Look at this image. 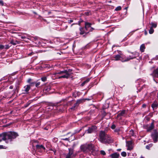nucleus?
Listing matches in <instances>:
<instances>
[{"label": "nucleus", "mask_w": 158, "mask_h": 158, "mask_svg": "<svg viewBox=\"0 0 158 158\" xmlns=\"http://www.w3.org/2000/svg\"><path fill=\"white\" fill-rule=\"evenodd\" d=\"M18 136V134L14 132L3 133L0 134V142L3 140L7 143L9 140L11 141L12 139L15 138Z\"/></svg>", "instance_id": "obj_1"}, {"label": "nucleus", "mask_w": 158, "mask_h": 158, "mask_svg": "<svg viewBox=\"0 0 158 158\" xmlns=\"http://www.w3.org/2000/svg\"><path fill=\"white\" fill-rule=\"evenodd\" d=\"M99 140L104 144H109L113 142L111 138L106 134L105 131H101L99 134Z\"/></svg>", "instance_id": "obj_2"}, {"label": "nucleus", "mask_w": 158, "mask_h": 158, "mask_svg": "<svg viewBox=\"0 0 158 158\" xmlns=\"http://www.w3.org/2000/svg\"><path fill=\"white\" fill-rule=\"evenodd\" d=\"M80 149L81 152L85 153L92 152L94 151V146L92 144H84L81 146Z\"/></svg>", "instance_id": "obj_3"}, {"label": "nucleus", "mask_w": 158, "mask_h": 158, "mask_svg": "<svg viewBox=\"0 0 158 158\" xmlns=\"http://www.w3.org/2000/svg\"><path fill=\"white\" fill-rule=\"evenodd\" d=\"M151 137L154 142L156 143L158 141V131L156 130H154L151 135Z\"/></svg>", "instance_id": "obj_4"}, {"label": "nucleus", "mask_w": 158, "mask_h": 158, "mask_svg": "<svg viewBox=\"0 0 158 158\" xmlns=\"http://www.w3.org/2000/svg\"><path fill=\"white\" fill-rule=\"evenodd\" d=\"M136 57V56H129L128 57H126L125 56H121V60L122 62H124L126 61H127L129 60H130L134 58H135Z\"/></svg>", "instance_id": "obj_5"}, {"label": "nucleus", "mask_w": 158, "mask_h": 158, "mask_svg": "<svg viewBox=\"0 0 158 158\" xmlns=\"http://www.w3.org/2000/svg\"><path fill=\"white\" fill-rule=\"evenodd\" d=\"M64 71H66V73H64L63 74H64L60 77H58L59 79H60L61 78H68L71 75V73H69V72L71 71V70H70V69L68 71H67L66 70H64Z\"/></svg>", "instance_id": "obj_6"}, {"label": "nucleus", "mask_w": 158, "mask_h": 158, "mask_svg": "<svg viewBox=\"0 0 158 158\" xmlns=\"http://www.w3.org/2000/svg\"><path fill=\"white\" fill-rule=\"evenodd\" d=\"M97 129V127L95 126H93L91 127H89L88 129L87 130L88 133H92L95 132Z\"/></svg>", "instance_id": "obj_7"}, {"label": "nucleus", "mask_w": 158, "mask_h": 158, "mask_svg": "<svg viewBox=\"0 0 158 158\" xmlns=\"http://www.w3.org/2000/svg\"><path fill=\"white\" fill-rule=\"evenodd\" d=\"M69 152L66 156V158H72L73 156V149L71 148H69Z\"/></svg>", "instance_id": "obj_8"}, {"label": "nucleus", "mask_w": 158, "mask_h": 158, "mask_svg": "<svg viewBox=\"0 0 158 158\" xmlns=\"http://www.w3.org/2000/svg\"><path fill=\"white\" fill-rule=\"evenodd\" d=\"M118 55H117L114 56H113V58H114V60H121V56H122L123 53L120 51H119Z\"/></svg>", "instance_id": "obj_9"}, {"label": "nucleus", "mask_w": 158, "mask_h": 158, "mask_svg": "<svg viewBox=\"0 0 158 158\" xmlns=\"http://www.w3.org/2000/svg\"><path fill=\"white\" fill-rule=\"evenodd\" d=\"M127 150H131L133 149L132 143L131 141H128L127 144Z\"/></svg>", "instance_id": "obj_10"}, {"label": "nucleus", "mask_w": 158, "mask_h": 158, "mask_svg": "<svg viewBox=\"0 0 158 158\" xmlns=\"http://www.w3.org/2000/svg\"><path fill=\"white\" fill-rule=\"evenodd\" d=\"M125 113V110H123L119 113L117 116L116 118L119 120L121 119V116L124 115Z\"/></svg>", "instance_id": "obj_11"}, {"label": "nucleus", "mask_w": 158, "mask_h": 158, "mask_svg": "<svg viewBox=\"0 0 158 158\" xmlns=\"http://www.w3.org/2000/svg\"><path fill=\"white\" fill-rule=\"evenodd\" d=\"M154 125L153 123H151V125L149 127H148L147 129V131L148 132L150 131L152 129H154Z\"/></svg>", "instance_id": "obj_12"}, {"label": "nucleus", "mask_w": 158, "mask_h": 158, "mask_svg": "<svg viewBox=\"0 0 158 158\" xmlns=\"http://www.w3.org/2000/svg\"><path fill=\"white\" fill-rule=\"evenodd\" d=\"M119 154L117 152H115L110 155L111 158H119Z\"/></svg>", "instance_id": "obj_13"}, {"label": "nucleus", "mask_w": 158, "mask_h": 158, "mask_svg": "<svg viewBox=\"0 0 158 158\" xmlns=\"http://www.w3.org/2000/svg\"><path fill=\"white\" fill-rule=\"evenodd\" d=\"M24 91L25 92V93H27L31 88V86L30 85H27L24 86Z\"/></svg>", "instance_id": "obj_14"}, {"label": "nucleus", "mask_w": 158, "mask_h": 158, "mask_svg": "<svg viewBox=\"0 0 158 158\" xmlns=\"http://www.w3.org/2000/svg\"><path fill=\"white\" fill-rule=\"evenodd\" d=\"M152 75L154 77H158V68L154 71Z\"/></svg>", "instance_id": "obj_15"}, {"label": "nucleus", "mask_w": 158, "mask_h": 158, "mask_svg": "<svg viewBox=\"0 0 158 158\" xmlns=\"http://www.w3.org/2000/svg\"><path fill=\"white\" fill-rule=\"evenodd\" d=\"M37 150L41 149H42L45 150V148L42 145H36L35 146Z\"/></svg>", "instance_id": "obj_16"}, {"label": "nucleus", "mask_w": 158, "mask_h": 158, "mask_svg": "<svg viewBox=\"0 0 158 158\" xmlns=\"http://www.w3.org/2000/svg\"><path fill=\"white\" fill-rule=\"evenodd\" d=\"M91 23H85V28L86 30H88V28L91 27Z\"/></svg>", "instance_id": "obj_17"}, {"label": "nucleus", "mask_w": 158, "mask_h": 158, "mask_svg": "<svg viewBox=\"0 0 158 158\" xmlns=\"http://www.w3.org/2000/svg\"><path fill=\"white\" fill-rule=\"evenodd\" d=\"M145 49V47L144 44H142L140 46V51L142 52H143L144 51Z\"/></svg>", "instance_id": "obj_18"}, {"label": "nucleus", "mask_w": 158, "mask_h": 158, "mask_svg": "<svg viewBox=\"0 0 158 158\" xmlns=\"http://www.w3.org/2000/svg\"><path fill=\"white\" fill-rule=\"evenodd\" d=\"M10 43L14 45H15L17 44H19V42L16 40L14 41L13 40L10 41Z\"/></svg>", "instance_id": "obj_19"}, {"label": "nucleus", "mask_w": 158, "mask_h": 158, "mask_svg": "<svg viewBox=\"0 0 158 158\" xmlns=\"http://www.w3.org/2000/svg\"><path fill=\"white\" fill-rule=\"evenodd\" d=\"M66 71H61L60 72H57L54 73H53V74L54 75H56L57 74H63L64 73H66Z\"/></svg>", "instance_id": "obj_20"}, {"label": "nucleus", "mask_w": 158, "mask_h": 158, "mask_svg": "<svg viewBox=\"0 0 158 158\" xmlns=\"http://www.w3.org/2000/svg\"><path fill=\"white\" fill-rule=\"evenodd\" d=\"M84 101V100L83 99L78 100L77 101L76 103L77 105V106H78L80 103H82Z\"/></svg>", "instance_id": "obj_21"}, {"label": "nucleus", "mask_w": 158, "mask_h": 158, "mask_svg": "<svg viewBox=\"0 0 158 158\" xmlns=\"http://www.w3.org/2000/svg\"><path fill=\"white\" fill-rule=\"evenodd\" d=\"M90 78H88L87 79H86V80H85V81H84L81 85L82 86H83L85 83L88 82L89 81H90Z\"/></svg>", "instance_id": "obj_22"}, {"label": "nucleus", "mask_w": 158, "mask_h": 158, "mask_svg": "<svg viewBox=\"0 0 158 158\" xmlns=\"http://www.w3.org/2000/svg\"><path fill=\"white\" fill-rule=\"evenodd\" d=\"M78 106L77 105L76 103L74 104V106L71 107L70 109L71 110H75V108L76 107H77Z\"/></svg>", "instance_id": "obj_23"}, {"label": "nucleus", "mask_w": 158, "mask_h": 158, "mask_svg": "<svg viewBox=\"0 0 158 158\" xmlns=\"http://www.w3.org/2000/svg\"><path fill=\"white\" fill-rule=\"evenodd\" d=\"M158 104L156 103H153L152 105V107L153 109L156 108L158 106Z\"/></svg>", "instance_id": "obj_24"}, {"label": "nucleus", "mask_w": 158, "mask_h": 158, "mask_svg": "<svg viewBox=\"0 0 158 158\" xmlns=\"http://www.w3.org/2000/svg\"><path fill=\"white\" fill-rule=\"evenodd\" d=\"M80 34L81 35H83L84 34L85 32L84 30V28L82 27H81L80 28Z\"/></svg>", "instance_id": "obj_25"}, {"label": "nucleus", "mask_w": 158, "mask_h": 158, "mask_svg": "<svg viewBox=\"0 0 158 158\" xmlns=\"http://www.w3.org/2000/svg\"><path fill=\"white\" fill-rule=\"evenodd\" d=\"M152 27V28H156L157 27V24L156 23H151Z\"/></svg>", "instance_id": "obj_26"}, {"label": "nucleus", "mask_w": 158, "mask_h": 158, "mask_svg": "<svg viewBox=\"0 0 158 158\" xmlns=\"http://www.w3.org/2000/svg\"><path fill=\"white\" fill-rule=\"evenodd\" d=\"M154 31V30L153 29V28L151 27L149 31V33L150 34H152L153 33Z\"/></svg>", "instance_id": "obj_27"}, {"label": "nucleus", "mask_w": 158, "mask_h": 158, "mask_svg": "<svg viewBox=\"0 0 158 158\" xmlns=\"http://www.w3.org/2000/svg\"><path fill=\"white\" fill-rule=\"evenodd\" d=\"M152 144H148V145H147L146 146V148L148 149H150V148L152 146Z\"/></svg>", "instance_id": "obj_28"}, {"label": "nucleus", "mask_w": 158, "mask_h": 158, "mask_svg": "<svg viewBox=\"0 0 158 158\" xmlns=\"http://www.w3.org/2000/svg\"><path fill=\"white\" fill-rule=\"evenodd\" d=\"M121 155L123 157H126L127 156V153L125 152H121Z\"/></svg>", "instance_id": "obj_29"}, {"label": "nucleus", "mask_w": 158, "mask_h": 158, "mask_svg": "<svg viewBox=\"0 0 158 158\" xmlns=\"http://www.w3.org/2000/svg\"><path fill=\"white\" fill-rule=\"evenodd\" d=\"M122 7L121 6H118L115 9V10L118 11L121 10Z\"/></svg>", "instance_id": "obj_30"}, {"label": "nucleus", "mask_w": 158, "mask_h": 158, "mask_svg": "<svg viewBox=\"0 0 158 158\" xmlns=\"http://www.w3.org/2000/svg\"><path fill=\"white\" fill-rule=\"evenodd\" d=\"M101 154L103 155H105L106 154V152L104 151L101 150L100 151Z\"/></svg>", "instance_id": "obj_31"}, {"label": "nucleus", "mask_w": 158, "mask_h": 158, "mask_svg": "<svg viewBox=\"0 0 158 158\" xmlns=\"http://www.w3.org/2000/svg\"><path fill=\"white\" fill-rule=\"evenodd\" d=\"M4 48V46L2 45H0V50L3 49Z\"/></svg>", "instance_id": "obj_32"}, {"label": "nucleus", "mask_w": 158, "mask_h": 158, "mask_svg": "<svg viewBox=\"0 0 158 158\" xmlns=\"http://www.w3.org/2000/svg\"><path fill=\"white\" fill-rule=\"evenodd\" d=\"M115 127H116V126H115V125L114 124H113L111 126V128L112 129H114L115 128Z\"/></svg>", "instance_id": "obj_33"}, {"label": "nucleus", "mask_w": 158, "mask_h": 158, "mask_svg": "<svg viewBox=\"0 0 158 158\" xmlns=\"http://www.w3.org/2000/svg\"><path fill=\"white\" fill-rule=\"evenodd\" d=\"M46 78L45 77H43L41 78V80L42 81H44L46 80Z\"/></svg>", "instance_id": "obj_34"}, {"label": "nucleus", "mask_w": 158, "mask_h": 158, "mask_svg": "<svg viewBox=\"0 0 158 158\" xmlns=\"http://www.w3.org/2000/svg\"><path fill=\"white\" fill-rule=\"evenodd\" d=\"M40 84V82H38L37 83H35V86L36 87H37L38 86H39Z\"/></svg>", "instance_id": "obj_35"}, {"label": "nucleus", "mask_w": 158, "mask_h": 158, "mask_svg": "<svg viewBox=\"0 0 158 158\" xmlns=\"http://www.w3.org/2000/svg\"><path fill=\"white\" fill-rule=\"evenodd\" d=\"M0 4L2 6H3V2L2 1V0L0 1Z\"/></svg>", "instance_id": "obj_36"}, {"label": "nucleus", "mask_w": 158, "mask_h": 158, "mask_svg": "<svg viewBox=\"0 0 158 158\" xmlns=\"http://www.w3.org/2000/svg\"><path fill=\"white\" fill-rule=\"evenodd\" d=\"M9 48V46L8 45H6L5 46V48L6 49H8Z\"/></svg>", "instance_id": "obj_37"}, {"label": "nucleus", "mask_w": 158, "mask_h": 158, "mask_svg": "<svg viewBox=\"0 0 158 158\" xmlns=\"http://www.w3.org/2000/svg\"><path fill=\"white\" fill-rule=\"evenodd\" d=\"M31 81V79H29L27 80V82L29 83H30Z\"/></svg>", "instance_id": "obj_38"}, {"label": "nucleus", "mask_w": 158, "mask_h": 158, "mask_svg": "<svg viewBox=\"0 0 158 158\" xmlns=\"http://www.w3.org/2000/svg\"><path fill=\"white\" fill-rule=\"evenodd\" d=\"M119 131V129H116L114 130V131L116 132H118Z\"/></svg>", "instance_id": "obj_39"}, {"label": "nucleus", "mask_w": 158, "mask_h": 158, "mask_svg": "<svg viewBox=\"0 0 158 158\" xmlns=\"http://www.w3.org/2000/svg\"><path fill=\"white\" fill-rule=\"evenodd\" d=\"M130 131L131 133H132V135H133V131L132 130H131Z\"/></svg>", "instance_id": "obj_40"}, {"label": "nucleus", "mask_w": 158, "mask_h": 158, "mask_svg": "<svg viewBox=\"0 0 158 158\" xmlns=\"http://www.w3.org/2000/svg\"><path fill=\"white\" fill-rule=\"evenodd\" d=\"M62 139L64 140H69V139L68 138H66L65 139Z\"/></svg>", "instance_id": "obj_41"}, {"label": "nucleus", "mask_w": 158, "mask_h": 158, "mask_svg": "<svg viewBox=\"0 0 158 158\" xmlns=\"http://www.w3.org/2000/svg\"><path fill=\"white\" fill-rule=\"evenodd\" d=\"M3 145H0V149L4 148Z\"/></svg>", "instance_id": "obj_42"}, {"label": "nucleus", "mask_w": 158, "mask_h": 158, "mask_svg": "<svg viewBox=\"0 0 158 158\" xmlns=\"http://www.w3.org/2000/svg\"><path fill=\"white\" fill-rule=\"evenodd\" d=\"M156 60H158V55L156 56L154 58Z\"/></svg>", "instance_id": "obj_43"}, {"label": "nucleus", "mask_w": 158, "mask_h": 158, "mask_svg": "<svg viewBox=\"0 0 158 158\" xmlns=\"http://www.w3.org/2000/svg\"><path fill=\"white\" fill-rule=\"evenodd\" d=\"M21 38L22 39H24L26 38V37L25 36H21Z\"/></svg>", "instance_id": "obj_44"}, {"label": "nucleus", "mask_w": 158, "mask_h": 158, "mask_svg": "<svg viewBox=\"0 0 158 158\" xmlns=\"http://www.w3.org/2000/svg\"><path fill=\"white\" fill-rule=\"evenodd\" d=\"M145 118L147 119V120H148V121H149L150 119V118H148V117H145Z\"/></svg>", "instance_id": "obj_45"}, {"label": "nucleus", "mask_w": 158, "mask_h": 158, "mask_svg": "<svg viewBox=\"0 0 158 158\" xmlns=\"http://www.w3.org/2000/svg\"><path fill=\"white\" fill-rule=\"evenodd\" d=\"M9 88H10V89H12L13 88V86H12V85L10 86Z\"/></svg>", "instance_id": "obj_46"}, {"label": "nucleus", "mask_w": 158, "mask_h": 158, "mask_svg": "<svg viewBox=\"0 0 158 158\" xmlns=\"http://www.w3.org/2000/svg\"><path fill=\"white\" fill-rule=\"evenodd\" d=\"M31 85H33L35 84L34 82H31L30 83Z\"/></svg>", "instance_id": "obj_47"}, {"label": "nucleus", "mask_w": 158, "mask_h": 158, "mask_svg": "<svg viewBox=\"0 0 158 158\" xmlns=\"http://www.w3.org/2000/svg\"><path fill=\"white\" fill-rule=\"evenodd\" d=\"M73 22V20H70L69 21V23H72Z\"/></svg>", "instance_id": "obj_48"}, {"label": "nucleus", "mask_w": 158, "mask_h": 158, "mask_svg": "<svg viewBox=\"0 0 158 158\" xmlns=\"http://www.w3.org/2000/svg\"><path fill=\"white\" fill-rule=\"evenodd\" d=\"M146 105L145 104H143L142 105V107H146Z\"/></svg>", "instance_id": "obj_49"}, {"label": "nucleus", "mask_w": 158, "mask_h": 158, "mask_svg": "<svg viewBox=\"0 0 158 158\" xmlns=\"http://www.w3.org/2000/svg\"><path fill=\"white\" fill-rule=\"evenodd\" d=\"M147 34V32L146 30L145 31V35H146Z\"/></svg>", "instance_id": "obj_50"}, {"label": "nucleus", "mask_w": 158, "mask_h": 158, "mask_svg": "<svg viewBox=\"0 0 158 158\" xmlns=\"http://www.w3.org/2000/svg\"><path fill=\"white\" fill-rule=\"evenodd\" d=\"M50 89V87L49 88H47V89H46V90H48H48H49Z\"/></svg>", "instance_id": "obj_51"}, {"label": "nucleus", "mask_w": 158, "mask_h": 158, "mask_svg": "<svg viewBox=\"0 0 158 158\" xmlns=\"http://www.w3.org/2000/svg\"><path fill=\"white\" fill-rule=\"evenodd\" d=\"M121 150V149H117V151H120Z\"/></svg>", "instance_id": "obj_52"}, {"label": "nucleus", "mask_w": 158, "mask_h": 158, "mask_svg": "<svg viewBox=\"0 0 158 158\" xmlns=\"http://www.w3.org/2000/svg\"><path fill=\"white\" fill-rule=\"evenodd\" d=\"M135 54L136 55H138V53H137V52H135Z\"/></svg>", "instance_id": "obj_53"}, {"label": "nucleus", "mask_w": 158, "mask_h": 158, "mask_svg": "<svg viewBox=\"0 0 158 158\" xmlns=\"http://www.w3.org/2000/svg\"><path fill=\"white\" fill-rule=\"evenodd\" d=\"M140 158H144L143 156H141Z\"/></svg>", "instance_id": "obj_54"}, {"label": "nucleus", "mask_w": 158, "mask_h": 158, "mask_svg": "<svg viewBox=\"0 0 158 158\" xmlns=\"http://www.w3.org/2000/svg\"><path fill=\"white\" fill-rule=\"evenodd\" d=\"M127 7H126L125 8V9H127Z\"/></svg>", "instance_id": "obj_55"}, {"label": "nucleus", "mask_w": 158, "mask_h": 158, "mask_svg": "<svg viewBox=\"0 0 158 158\" xmlns=\"http://www.w3.org/2000/svg\"><path fill=\"white\" fill-rule=\"evenodd\" d=\"M32 53H31V54H29V55H31V54H32Z\"/></svg>", "instance_id": "obj_56"}, {"label": "nucleus", "mask_w": 158, "mask_h": 158, "mask_svg": "<svg viewBox=\"0 0 158 158\" xmlns=\"http://www.w3.org/2000/svg\"><path fill=\"white\" fill-rule=\"evenodd\" d=\"M49 13H50V12H48Z\"/></svg>", "instance_id": "obj_57"}]
</instances>
